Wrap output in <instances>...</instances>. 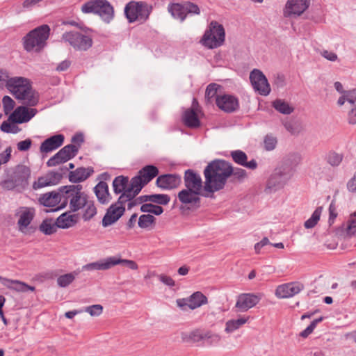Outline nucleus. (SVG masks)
I'll return each instance as SVG.
<instances>
[{
    "label": "nucleus",
    "instance_id": "nucleus-42",
    "mask_svg": "<svg viewBox=\"0 0 356 356\" xmlns=\"http://www.w3.org/2000/svg\"><path fill=\"white\" fill-rule=\"evenodd\" d=\"M140 211L143 213H153L159 216L163 212V209L159 205L153 204L152 203H145L140 207Z\"/></svg>",
    "mask_w": 356,
    "mask_h": 356
},
{
    "label": "nucleus",
    "instance_id": "nucleus-43",
    "mask_svg": "<svg viewBox=\"0 0 356 356\" xmlns=\"http://www.w3.org/2000/svg\"><path fill=\"white\" fill-rule=\"evenodd\" d=\"M64 188H65V186H61L58 188V191L61 194L60 195L61 200H63V201L60 207H57L56 209L52 210L54 211H58L60 209H63V208L65 207L66 205L67 204L68 199L71 200L72 197L75 196V194L74 192L70 191V189H68V188L65 189Z\"/></svg>",
    "mask_w": 356,
    "mask_h": 356
},
{
    "label": "nucleus",
    "instance_id": "nucleus-58",
    "mask_svg": "<svg viewBox=\"0 0 356 356\" xmlns=\"http://www.w3.org/2000/svg\"><path fill=\"white\" fill-rule=\"evenodd\" d=\"M50 186L58 184L63 178V173L58 172L51 171L47 174Z\"/></svg>",
    "mask_w": 356,
    "mask_h": 356
},
{
    "label": "nucleus",
    "instance_id": "nucleus-48",
    "mask_svg": "<svg viewBox=\"0 0 356 356\" xmlns=\"http://www.w3.org/2000/svg\"><path fill=\"white\" fill-rule=\"evenodd\" d=\"M302 158L300 154L298 153H293L288 155L286 158L283 159V161L288 164L293 170H295L296 168L300 164L301 162Z\"/></svg>",
    "mask_w": 356,
    "mask_h": 356
},
{
    "label": "nucleus",
    "instance_id": "nucleus-59",
    "mask_svg": "<svg viewBox=\"0 0 356 356\" xmlns=\"http://www.w3.org/2000/svg\"><path fill=\"white\" fill-rule=\"evenodd\" d=\"M264 148L267 151L273 150L277 145V139L273 136L267 135L264 138Z\"/></svg>",
    "mask_w": 356,
    "mask_h": 356
},
{
    "label": "nucleus",
    "instance_id": "nucleus-57",
    "mask_svg": "<svg viewBox=\"0 0 356 356\" xmlns=\"http://www.w3.org/2000/svg\"><path fill=\"white\" fill-rule=\"evenodd\" d=\"M3 107L5 114H8L10 112L15 106V102L9 96H4L2 99Z\"/></svg>",
    "mask_w": 356,
    "mask_h": 356
},
{
    "label": "nucleus",
    "instance_id": "nucleus-5",
    "mask_svg": "<svg viewBox=\"0 0 356 356\" xmlns=\"http://www.w3.org/2000/svg\"><path fill=\"white\" fill-rule=\"evenodd\" d=\"M81 11L97 14L106 22L113 19L114 14L113 6L106 0H90L81 6Z\"/></svg>",
    "mask_w": 356,
    "mask_h": 356
},
{
    "label": "nucleus",
    "instance_id": "nucleus-33",
    "mask_svg": "<svg viewBox=\"0 0 356 356\" xmlns=\"http://www.w3.org/2000/svg\"><path fill=\"white\" fill-rule=\"evenodd\" d=\"M111 267V257H110L102 261L88 264L83 266V270H108Z\"/></svg>",
    "mask_w": 356,
    "mask_h": 356
},
{
    "label": "nucleus",
    "instance_id": "nucleus-62",
    "mask_svg": "<svg viewBox=\"0 0 356 356\" xmlns=\"http://www.w3.org/2000/svg\"><path fill=\"white\" fill-rule=\"evenodd\" d=\"M49 186H50V184L48 176L46 174L44 176L40 177L38 181L33 183V188L36 190Z\"/></svg>",
    "mask_w": 356,
    "mask_h": 356
},
{
    "label": "nucleus",
    "instance_id": "nucleus-14",
    "mask_svg": "<svg viewBox=\"0 0 356 356\" xmlns=\"http://www.w3.org/2000/svg\"><path fill=\"white\" fill-rule=\"evenodd\" d=\"M216 104L220 110L226 113L234 112L239 108L238 98L232 95L217 96Z\"/></svg>",
    "mask_w": 356,
    "mask_h": 356
},
{
    "label": "nucleus",
    "instance_id": "nucleus-19",
    "mask_svg": "<svg viewBox=\"0 0 356 356\" xmlns=\"http://www.w3.org/2000/svg\"><path fill=\"white\" fill-rule=\"evenodd\" d=\"M65 137L63 134L54 135L44 140L40 145V151L42 153H48L60 147L64 143Z\"/></svg>",
    "mask_w": 356,
    "mask_h": 356
},
{
    "label": "nucleus",
    "instance_id": "nucleus-16",
    "mask_svg": "<svg viewBox=\"0 0 356 356\" xmlns=\"http://www.w3.org/2000/svg\"><path fill=\"white\" fill-rule=\"evenodd\" d=\"M125 207L117 206V204H112L106 210L102 219V226L108 227L117 222L124 213Z\"/></svg>",
    "mask_w": 356,
    "mask_h": 356
},
{
    "label": "nucleus",
    "instance_id": "nucleus-63",
    "mask_svg": "<svg viewBox=\"0 0 356 356\" xmlns=\"http://www.w3.org/2000/svg\"><path fill=\"white\" fill-rule=\"evenodd\" d=\"M1 186L7 190H13L16 186H19L17 182L15 181V178L13 177L10 179H6L1 182Z\"/></svg>",
    "mask_w": 356,
    "mask_h": 356
},
{
    "label": "nucleus",
    "instance_id": "nucleus-52",
    "mask_svg": "<svg viewBox=\"0 0 356 356\" xmlns=\"http://www.w3.org/2000/svg\"><path fill=\"white\" fill-rule=\"evenodd\" d=\"M205 332H203L200 330H195L191 333L188 334V335L184 338V339L186 341H192V342H199V341H204V337Z\"/></svg>",
    "mask_w": 356,
    "mask_h": 356
},
{
    "label": "nucleus",
    "instance_id": "nucleus-11",
    "mask_svg": "<svg viewBox=\"0 0 356 356\" xmlns=\"http://www.w3.org/2000/svg\"><path fill=\"white\" fill-rule=\"evenodd\" d=\"M37 113L38 110L36 108L19 106L10 115L8 120L14 124L26 123L30 121Z\"/></svg>",
    "mask_w": 356,
    "mask_h": 356
},
{
    "label": "nucleus",
    "instance_id": "nucleus-45",
    "mask_svg": "<svg viewBox=\"0 0 356 356\" xmlns=\"http://www.w3.org/2000/svg\"><path fill=\"white\" fill-rule=\"evenodd\" d=\"M148 201L159 204L166 205L170 201V197L166 194L147 195Z\"/></svg>",
    "mask_w": 356,
    "mask_h": 356
},
{
    "label": "nucleus",
    "instance_id": "nucleus-27",
    "mask_svg": "<svg viewBox=\"0 0 356 356\" xmlns=\"http://www.w3.org/2000/svg\"><path fill=\"white\" fill-rule=\"evenodd\" d=\"M76 222L77 216L76 214H70L69 212L62 213L56 219V225L58 228L61 229L71 227Z\"/></svg>",
    "mask_w": 356,
    "mask_h": 356
},
{
    "label": "nucleus",
    "instance_id": "nucleus-21",
    "mask_svg": "<svg viewBox=\"0 0 356 356\" xmlns=\"http://www.w3.org/2000/svg\"><path fill=\"white\" fill-rule=\"evenodd\" d=\"M0 282L1 284L11 290L16 291L17 292H27L28 291H34L35 288L32 286H29L25 282L16 280H10L0 276Z\"/></svg>",
    "mask_w": 356,
    "mask_h": 356
},
{
    "label": "nucleus",
    "instance_id": "nucleus-41",
    "mask_svg": "<svg viewBox=\"0 0 356 356\" xmlns=\"http://www.w3.org/2000/svg\"><path fill=\"white\" fill-rule=\"evenodd\" d=\"M323 211L322 207H318L312 214L311 217L305 222V227L311 229L315 227L320 220V217Z\"/></svg>",
    "mask_w": 356,
    "mask_h": 356
},
{
    "label": "nucleus",
    "instance_id": "nucleus-6",
    "mask_svg": "<svg viewBox=\"0 0 356 356\" xmlns=\"http://www.w3.org/2000/svg\"><path fill=\"white\" fill-rule=\"evenodd\" d=\"M294 171L291 167L282 161L270 177L267 184L268 187L275 189L282 188L293 176Z\"/></svg>",
    "mask_w": 356,
    "mask_h": 356
},
{
    "label": "nucleus",
    "instance_id": "nucleus-2",
    "mask_svg": "<svg viewBox=\"0 0 356 356\" xmlns=\"http://www.w3.org/2000/svg\"><path fill=\"white\" fill-rule=\"evenodd\" d=\"M7 89L19 100L29 106H35L39 102V94L32 88L29 79L23 77L9 79L6 84Z\"/></svg>",
    "mask_w": 356,
    "mask_h": 356
},
{
    "label": "nucleus",
    "instance_id": "nucleus-15",
    "mask_svg": "<svg viewBox=\"0 0 356 356\" xmlns=\"http://www.w3.org/2000/svg\"><path fill=\"white\" fill-rule=\"evenodd\" d=\"M304 289L300 282H290L280 285L275 291V295L279 298H289L299 293Z\"/></svg>",
    "mask_w": 356,
    "mask_h": 356
},
{
    "label": "nucleus",
    "instance_id": "nucleus-13",
    "mask_svg": "<svg viewBox=\"0 0 356 356\" xmlns=\"http://www.w3.org/2000/svg\"><path fill=\"white\" fill-rule=\"evenodd\" d=\"M261 300V296L254 293H242L238 296L235 307L237 312H244L254 307Z\"/></svg>",
    "mask_w": 356,
    "mask_h": 356
},
{
    "label": "nucleus",
    "instance_id": "nucleus-20",
    "mask_svg": "<svg viewBox=\"0 0 356 356\" xmlns=\"http://www.w3.org/2000/svg\"><path fill=\"white\" fill-rule=\"evenodd\" d=\"M184 180L186 188L201 191L202 188V178L193 170L188 169L185 171Z\"/></svg>",
    "mask_w": 356,
    "mask_h": 356
},
{
    "label": "nucleus",
    "instance_id": "nucleus-46",
    "mask_svg": "<svg viewBox=\"0 0 356 356\" xmlns=\"http://www.w3.org/2000/svg\"><path fill=\"white\" fill-rule=\"evenodd\" d=\"M82 218L84 221H88L97 214V208L93 201H88Z\"/></svg>",
    "mask_w": 356,
    "mask_h": 356
},
{
    "label": "nucleus",
    "instance_id": "nucleus-31",
    "mask_svg": "<svg viewBox=\"0 0 356 356\" xmlns=\"http://www.w3.org/2000/svg\"><path fill=\"white\" fill-rule=\"evenodd\" d=\"M249 319V316H243L238 319L229 320L226 322V327L225 330L227 333L233 332L245 324Z\"/></svg>",
    "mask_w": 356,
    "mask_h": 356
},
{
    "label": "nucleus",
    "instance_id": "nucleus-9",
    "mask_svg": "<svg viewBox=\"0 0 356 356\" xmlns=\"http://www.w3.org/2000/svg\"><path fill=\"white\" fill-rule=\"evenodd\" d=\"M250 80L254 90L259 95L267 96L270 92V87L264 73L258 70L254 69L250 74Z\"/></svg>",
    "mask_w": 356,
    "mask_h": 356
},
{
    "label": "nucleus",
    "instance_id": "nucleus-47",
    "mask_svg": "<svg viewBox=\"0 0 356 356\" xmlns=\"http://www.w3.org/2000/svg\"><path fill=\"white\" fill-rule=\"evenodd\" d=\"M282 123L285 129L293 135L298 134L300 131V123L295 120H284Z\"/></svg>",
    "mask_w": 356,
    "mask_h": 356
},
{
    "label": "nucleus",
    "instance_id": "nucleus-24",
    "mask_svg": "<svg viewBox=\"0 0 356 356\" xmlns=\"http://www.w3.org/2000/svg\"><path fill=\"white\" fill-rule=\"evenodd\" d=\"M15 181L19 186L28 184V180L31 177V169L24 165H17L13 172Z\"/></svg>",
    "mask_w": 356,
    "mask_h": 356
},
{
    "label": "nucleus",
    "instance_id": "nucleus-64",
    "mask_svg": "<svg viewBox=\"0 0 356 356\" xmlns=\"http://www.w3.org/2000/svg\"><path fill=\"white\" fill-rule=\"evenodd\" d=\"M348 235H355L356 234V218L351 216L348 220V225L346 229Z\"/></svg>",
    "mask_w": 356,
    "mask_h": 356
},
{
    "label": "nucleus",
    "instance_id": "nucleus-50",
    "mask_svg": "<svg viewBox=\"0 0 356 356\" xmlns=\"http://www.w3.org/2000/svg\"><path fill=\"white\" fill-rule=\"evenodd\" d=\"M76 273H67L60 275L57 279V283L60 287H66L70 284L75 279Z\"/></svg>",
    "mask_w": 356,
    "mask_h": 356
},
{
    "label": "nucleus",
    "instance_id": "nucleus-8",
    "mask_svg": "<svg viewBox=\"0 0 356 356\" xmlns=\"http://www.w3.org/2000/svg\"><path fill=\"white\" fill-rule=\"evenodd\" d=\"M62 39L69 42L76 50L86 51L92 45V40L90 36L78 31L65 32L63 34Z\"/></svg>",
    "mask_w": 356,
    "mask_h": 356
},
{
    "label": "nucleus",
    "instance_id": "nucleus-28",
    "mask_svg": "<svg viewBox=\"0 0 356 356\" xmlns=\"http://www.w3.org/2000/svg\"><path fill=\"white\" fill-rule=\"evenodd\" d=\"M183 122L189 128H197L200 126V120L193 108H188L184 113Z\"/></svg>",
    "mask_w": 356,
    "mask_h": 356
},
{
    "label": "nucleus",
    "instance_id": "nucleus-7",
    "mask_svg": "<svg viewBox=\"0 0 356 356\" xmlns=\"http://www.w3.org/2000/svg\"><path fill=\"white\" fill-rule=\"evenodd\" d=\"M149 13L147 4L143 2L130 1L124 8V15L129 23L136 20L145 22L148 19Z\"/></svg>",
    "mask_w": 356,
    "mask_h": 356
},
{
    "label": "nucleus",
    "instance_id": "nucleus-1",
    "mask_svg": "<svg viewBox=\"0 0 356 356\" xmlns=\"http://www.w3.org/2000/svg\"><path fill=\"white\" fill-rule=\"evenodd\" d=\"M232 164L223 159H214L204 170V190L210 193L222 190L231 177Z\"/></svg>",
    "mask_w": 356,
    "mask_h": 356
},
{
    "label": "nucleus",
    "instance_id": "nucleus-44",
    "mask_svg": "<svg viewBox=\"0 0 356 356\" xmlns=\"http://www.w3.org/2000/svg\"><path fill=\"white\" fill-rule=\"evenodd\" d=\"M121 264L124 266H126L131 270H137L138 266V264L133 260L124 259L120 258H117L115 257H111V266L112 267Z\"/></svg>",
    "mask_w": 356,
    "mask_h": 356
},
{
    "label": "nucleus",
    "instance_id": "nucleus-53",
    "mask_svg": "<svg viewBox=\"0 0 356 356\" xmlns=\"http://www.w3.org/2000/svg\"><path fill=\"white\" fill-rule=\"evenodd\" d=\"M184 6L185 8L186 16L187 15H200V7L191 1H185L184 2Z\"/></svg>",
    "mask_w": 356,
    "mask_h": 356
},
{
    "label": "nucleus",
    "instance_id": "nucleus-55",
    "mask_svg": "<svg viewBox=\"0 0 356 356\" xmlns=\"http://www.w3.org/2000/svg\"><path fill=\"white\" fill-rule=\"evenodd\" d=\"M343 155L334 152H330L327 156V161L332 166H338L342 161Z\"/></svg>",
    "mask_w": 356,
    "mask_h": 356
},
{
    "label": "nucleus",
    "instance_id": "nucleus-54",
    "mask_svg": "<svg viewBox=\"0 0 356 356\" xmlns=\"http://www.w3.org/2000/svg\"><path fill=\"white\" fill-rule=\"evenodd\" d=\"M323 317L321 316L318 318L314 319L309 326L307 327L303 331L300 333V336L302 338H307L311 333L313 332L318 323H321L323 320Z\"/></svg>",
    "mask_w": 356,
    "mask_h": 356
},
{
    "label": "nucleus",
    "instance_id": "nucleus-22",
    "mask_svg": "<svg viewBox=\"0 0 356 356\" xmlns=\"http://www.w3.org/2000/svg\"><path fill=\"white\" fill-rule=\"evenodd\" d=\"M230 155L234 161L238 165H242L250 170H255L257 168V163L254 159L248 161L247 154L242 150L232 151Z\"/></svg>",
    "mask_w": 356,
    "mask_h": 356
},
{
    "label": "nucleus",
    "instance_id": "nucleus-35",
    "mask_svg": "<svg viewBox=\"0 0 356 356\" xmlns=\"http://www.w3.org/2000/svg\"><path fill=\"white\" fill-rule=\"evenodd\" d=\"M129 177L123 175L116 177L113 181V192L115 194L121 193L128 187Z\"/></svg>",
    "mask_w": 356,
    "mask_h": 356
},
{
    "label": "nucleus",
    "instance_id": "nucleus-49",
    "mask_svg": "<svg viewBox=\"0 0 356 356\" xmlns=\"http://www.w3.org/2000/svg\"><path fill=\"white\" fill-rule=\"evenodd\" d=\"M220 341V337L211 332H205L204 337V346H214L218 343Z\"/></svg>",
    "mask_w": 356,
    "mask_h": 356
},
{
    "label": "nucleus",
    "instance_id": "nucleus-17",
    "mask_svg": "<svg viewBox=\"0 0 356 356\" xmlns=\"http://www.w3.org/2000/svg\"><path fill=\"white\" fill-rule=\"evenodd\" d=\"M200 191L192 188L183 189L178 193L179 200L184 204H192L195 208L200 207Z\"/></svg>",
    "mask_w": 356,
    "mask_h": 356
},
{
    "label": "nucleus",
    "instance_id": "nucleus-18",
    "mask_svg": "<svg viewBox=\"0 0 356 356\" xmlns=\"http://www.w3.org/2000/svg\"><path fill=\"white\" fill-rule=\"evenodd\" d=\"M181 182V177L177 174H165L159 176L156 185L162 189H172L177 188Z\"/></svg>",
    "mask_w": 356,
    "mask_h": 356
},
{
    "label": "nucleus",
    "instance_id": "nucleus-37",
    "mask_svg": "<svg viewBox=\"0 0 356 356\" xmlns=\"http://www.w3.org/2000/svg\"><path fill=\"white\" fill-rule=\"evenodd\" d=\"M57 228L58 227L56 225V221L54 223L51 218L44 219L39 227L40 231L45 235H51L55 233Z\"/></svg>",
    "mask_w": 356,
    "mask_h": 356
},
{
    "label": "nucleus",
    "instance_id": "nucleus-23",
    "mask_svg": "<svg viewBox=\"0 0 356 356\" xmlns=\"http://www.w3.org/2000/svg\"><path fill=\"white\" fill-rule=\"evenodd\" d=\"M94 172L92 167H80L69 172V181L72 183H80L86 180Z\"/></svg>",
    "mask_w": 356,
    "mask_h": 356
},
{
    "label": "nucleus",
    "instance_id": "nucleus-38",
    "mask_svg": "<svg viewBox=\"0 0 356 356\" xmlns=\"http://www.w3.org/2000/svg\"><path fill=\"white\" fill-rule=\"evenodd\" d=\"M273 106L276 111L284 115L291 114L294 110L288 102L280 99H275L273 102Z\"/></svg>",
    "mask_w": 356,
    "mask_h": 356
},
{
    "label": "nucleus",
    "instance_id": "nucleus-4",
    "mask_svg": "<svg viewBox=\"0 0 356 356\" xmlns=\"http://www.w3.org/2000/svg\"><path fill=\"white\" fill-rule=\"evenodd\" d=\"M225 40V31L217 21H211L204 31L200 44L208 49H213L222 46Z\"/></svg>",
    "mask_w": 356,
    "mask_h": 356
},
{
    "label": "nucleus",
    "instance_id": "nucleus-34",
    "mask_svg": "<svg viewBox=\"0 0 356 356\" xmlns=\"http://www.w3.org/2000/svg\"><path fill=\"white\" fill-rule=\"evenodd\" d=\"M190 309H195L207 302V298L201 292L193 293L189 297Z\"/></svg>",
    "mask_w": 356,
    "mask_h": 356
},
{
    "label": "nucleus",
    "instance_id": "nucleus-12",
    "mask_svg": "<svg viewBox=\"0 0 356 356\" xmlns=\"http://www.w3.org/2000/svg\"><path fill=\"white\" fill-rule=\"evenodd\" d=\"M310 0H288L284 10V15L290 17L300 16L309 6Z\"/></svg>",
    "mask_w": 356,
    "mask_h": 356
},
{
    "label": "nucleus",
    "instance_id": "nucleus-30",
    "mask_svg": "<svg viewBox=\"0 0 356 356\" xmlns=\"http://www.w3.org/2000/svg\"><path fill=\"white\" fill-rule=\"evenodd\" d=\"M88 195H75L72 197L70 201V209L71 211L76 212L85 207L88 203Z\"/></svg>",
    "mask_w": 356,
    "mask_h": 356
},
{
    "label": "nucleus",
    "instance_id": "nucleus-29",
    "mask_svg": "<svg viewBox=\"0 0 356 356\" xmlns=\"http://www.w3.org/2000/svg\"><path fill=\"white\" fill-rule=\"evenodd\" d=\"M168 10L175 19H179L181 22L186 18L184 3H170L168 4Z\"/></svg>",
    "mask_w": 356,
    "mask_h": 356
},
{
    "label": "nucleus",
    "instance_id": "nucleus-40",
    "mask_svg": "<svg viewBox=\"0 0 356 356\" xmlns=\"http://www.w3.org/2000/svg\"><path fill=\"white\" fill-rule=\"evenodd\" d=\"M156 223V218L151 214L141 215L138 221V225L142 229H148Z\"/></svg>",
    "mask_w": 356,
    "mask_h": 356
},
{
    "label": "nucleus",
    "instance_id": "nucleus-25",
    "mask_svg": "<svg viewBox=\"0 0 356 356\" xmlns=\"http://www.w3.org/2000/svg\"><path fill=\"white\" fill-rule=\"evenodd\" d=\"M94 193L102 204H106L111 198L109 193L108 186L104 181H100L93 188Z\"/></svg>",
    "mask_w": 356,
    "mask_h": 356
},
{
    "label": "nucleus",
    "instance_id": "nucleus-3",
    "mask_svg": "<svg viewBox=\"0 0 356 356\" xmlns=\"http://www.w3.org/2000/svg\"><path fill=\"white\" fill-rule=\"evenodd\" d=\"M50 34V28L43 24L29 31L22 38L24 49L27 52H40L47 45Z\"/></svg>",
    "mask_w": 356,
    "mask_h": 356
},
{
    "label": "nucleus",
    "instance_id": "nucleus-36",
    "mask_svg": "<svg viewBox=\"0 0 356 356\" xmlns=\"http://www.w3.org/2000/svg\"><path fill=\"white\" fill-rule=\"evenodd\" d=\"M79 152V147L76 145H67L58 151L59 155H61L66 162L74 158Z\"/></svg>",
    "mask_w": 356,
    "mask_h": 356
},
{
    "label": "nucleus",
    "instance_id": "nucleus-10",
    "mask_svg": "<svg viewBox=\"0 0 356 356\" xmlns=\"http://www.w3.org/2000/svg\"><path fill=\"white\" fill-rule=\"evenodd\" d=\"M159 174V168L154 165H147L143 167L136 176L131 178V181L142 189Z\"/></svg>",
    "mask_w": 356,
    "mask_h": 356
},
{
    "label": "nucleus",
    "instance_id": "nucleus-60",
    "mask_svg": "<svg viewBox=\"0 0 356 356\" xmlns=\"http://www.w3.org/2000/svg\"><path fill=\"white\" fill-rule=\"evenodd\" d=\"M65 162L66 161L61 155H59V153L58 152L56 154H54L48 160V161L47 162V165L49 167H53Z\"/></svg>",
    "mask_w": 356,
    "mask_h": 356
},
{
    "label": "nucleus",
    "instance_id": "nucleus-51",
    "mask_svg": "<svg viewBox=\"0 0 356 356\" xmlns=\"http://www.w3.org/2000/svg\"><path fill=\"white\" fill-rule=\"evenodd\" d=\"M231 177H232V181H238L241 182L247 177V172L244 169L240 168H234L232 165Z\"/></svg>",
    "mask_w": 356,
    "mask_h": 356
},
{
    "label": "nucleus",
    "instance_id": "nucleus-61",
    "mask_svg": "<svg viewBox=\"0 0 356 356\" xmlns=\"http://www.w3.org/2000/svg\"><path fill=\"white\" fill-rule=\"evenodd\" d=\"M86 312H88L90 316H99L103 312V307L101 305H93L91 306L86 307L84 309Z\"/></svg>",
    "mask_w": 356,
    "mask_h": 356
},
{
    "label": "nucleus",
    "instance_id": "nucleus-26",
    "mask_svg": "<svg viewBox=\"0 0 356 356\" xmlns=\"http://www.w3.org/2000/svg\"><path fill=\"white\" fill-rule=\"evenodd\" d=\"M60 193L59 191H51L49 193H47L43 194L39 199L40 202L44 205V207H54L60 202H62Z\"/></svg>",
    "mask_w": 356,
    "mask_h": 356
},
{
    "label": "nucleus",
    "instance_id": "nucleus-32",
    "mask_svg": "<svg viewBox=\"0 0 356 356\" xmlns=\"http://www.w3.org/2000/svg\"><path fill=\"white\" fill-rule=\"evenodd\" d=\"M34 218V211L33 209L26 208L25 211H24L18 220V225L19 227V229L23 231L24 228H26L33 220Z\"/></svg>",
    "mask_w": 356,
    "mask_h": 356
},
{
    "label": "nucleus",
    "instance_id": "nucleus-39",
    "mask_svg": "<svg viewBox=\"0 0 356 356\" xmlns=\"http://www.w3.org/2000/svg\"><path fill=\"white\" fill-rule=\"evenodd\" d=\"M142 188L140 186H136V183L131 180L129 186L122 193L125 195V198H127L128 201L131 202V200L139 194Z\"/></svg>",
    "mask_w": 356,
    "mask_h": 356
},
{
    "label": "nucleus",
    "instance_id": "nucleus-56",
    "mask_svg": "<svg viewBox=\"0 0 356 356\" xmlns=\"http://www.w3.org/2000/svg\"><path fill=\"white\" fill-rule=\"evenodd\" d=\"M220 87L219 85L216 83H210L207 86L205 91V98L209 101L214 97H217V91L218 88Z\"/></svg>",
    "mask_w": 356,
    "mask_h": 356
}]
</instances>
